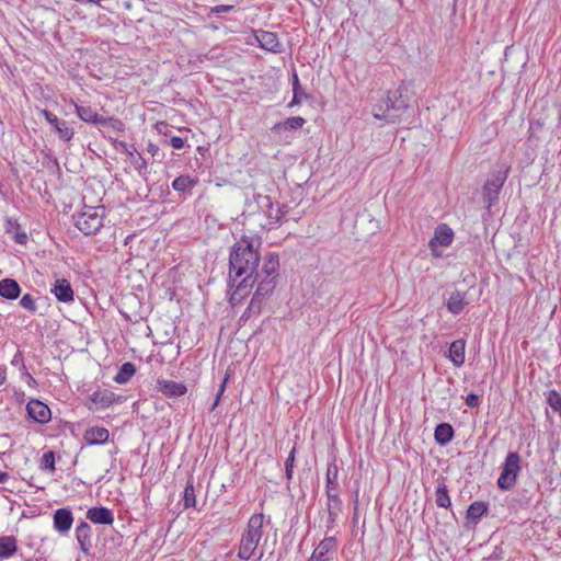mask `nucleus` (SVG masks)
<instances>
[{"label": "nucleus", "instance_id": "f257e3e1", "mask_svg": "<svg viewBox=\"0 0 561 561\" xmlns=\"http://www.w3.org/2000/svg\"><path fill=\"white\" fill-rule=\"evenodd\" d=\"M245 222L250 228L257 226L260 230L271 229L280 219V210L275 207L267 195L256 194L245 203L243 211ZM251 231V229H249ZM253 234L242 236L232 247L229 257L230 277L248 280L254 276L259 266V248L261 237L259 230L252 229Z\"/></svg>", "mask_w": 561, "mask_h": 561}, {"label": "nucleus", "instance_id": "f03ea898", "mask_svg": "<svg viewBox=\"0 0 561 561\" xmlns=\"http://www.w3.org/2000/svg\"><path fill=\"white\" fill-rule=\"evenodd\" d=\"M407 108L408 104L402 100L400 89L388 91L374 107V117L393 124L401 121Z\"/></svg>", "mask_w": 561, "mask_h": 561}, {"label": "nucleus", "instance_id": "7ed1b4c3", "mask_svg": "<svg viewBox=\"0 0 561 561\" xmlns=\"http://www.w3.org/2000/svg\"><path fill=\"white\" fill-rule=\"evenodd\" d=\"M263 524L264 515L262 513L253 514L249 518L239 542L238 557L241 560H249L254 556L263 536Z\"/></svg>", "mask_w": 561, "mask_h": 561}, {"label": "nucleus", "instance_id": "20e7f679", "mask_svg": "<svg viewBox=\"0 0 561 561\" xmlns=\"http://www.w3.org/2000/svg\"><path fill=\"white\" fill-rule=\"evenodd\" d=\"M104 208L84 206L75 217L76 227L84 234H93L103 226Z\"/></svg>", "mask_w": 561, "mask_h": 561}, {"label": "nucleus", "instance_id": "39448f33", "mask_svg": "<svg viewBox=\"0 0 561 561\" xmlns=\"http://www.w3.org/2000/svg\"><path fill=\"white\" fill-rule=\"evenodd\" d=\"M520 471V457L517 453H510L506 456L502 471L497 479V486L502 490L512 489Z\"/></svg>", "mask_w": 561, "mask_h": 561}, {"label": "nucleus", "instance_id": "423d86ee", "mask_svg": "<svg viewBox=\"0 0 561 561\" xmlns=\"http://www.w3.org/2000/svg\"><path fill=\"white\" fill-rule=\"evenodd\" d=\"M279 276L278 255L270 253L264 257L261 270L256 268L253 277L254 280H275Z\"/></svg>", "mask_w": 561, "mask_h": 561}, {"label": "nucleus", "instance_id": "0eeeda50", "mask_svg": "<svg viewBox=\"0 0 561 561\" xmlns=\"http://www.w3.org/2000/svg\"><path fill=\"white\" fill-rule=\"evenodd\" d=\"M454 239V232L447 225H439L434 232V237L428 242V247L434 256H440L437 247H448Z\"/></svg>", "mask_w": 561, "mask_h": 561}, {"label": "nucleus", "instance_id": "6e6552de", "mask_svg": "<svg viewBox=\"0 0 561 561\" xmlns=\"http://www.w3.org/2000/svg\"><path fill=\"white\" fill-rule=\"evenodd\" d=\"M144 261L140 259L128 260L118 270V278L125 280H140L146 278L142 272Z\"/></svg>", "mask_w": 561, "mask_h": 561}, {"label": "nucleus", "instance_id": "1a4fd4ad", "mask_svg": "<svg viewBox=\"0 0 561 561\" xmlns=\"http://www.w3.org/2000/svg\"><path fill=\"white\" fill-rule=\"evenodd\" d=\"M41 114L45 117L47 123L54 127L61 140L68 142L72 139L75 135L73 128L70 127L66 121L59 119L55 114L47 110H42Z\"/></svg>", "mask_w": 561, "mask_h": 561}, {"label": "nucleus", "instance_id": "9d476101", "mask_svg": "<svg viewBox=\"0 0 561 561\" xmlns=\"http://www.w3.org/2000/svg\"><path fill=\"white\" fill-rule=\"evenodd\" d=\"M116 400V396L113 391L103 389L93 392L90 396L89 409L92 411L104 410L111 407Z\"/></svg>", "mask_w": 561, "mask_h": 561}, {"label": "nucleus", "instance_id": "9b49d317", "mask_svg": "<svg viewBox=\"0 0 561 561\" xmlns=\"http://www.w3.org/2000/svg\"><path fill=\"white\" fill-rule=\"evenodd\" d=\"M255 38L260 47L267 51L278 54L283 50L282 43L279 42L277 35L273 32L257 31L255 33Z\"/></svg>", "mask_w": 561, "mask_h": 561}, {"label": "nucleus", "instance_id": "f8f14e48", "mask_svg": "<svg viewBox=\"0 0 561 561\" xmlns=\"http://www.w3.org/2000/svg\"><path fill=\"white\" fill-rule=\"evenodd\" d=\"M252 291L251 283H230L227 290L229 302L232 306L241 304Z\"/></svg>", "mask_w": 561, "mask_h": 561}, {"label": "nucleus", "instance_id": "ddd939ff", "mask_svg": "<svg viewBox=\"0 0 561 561\" xmlns=\"http://www.w3.org/2000/svg\"><path fill=\"white\" fill-rule=\"evenodd\" d=\"M54 529L59 534H67L73 524V515L68 508H58L53 517Z\"/></svg>", "mask_w": 561, "mask_h": 561}, {"label": "nucleus", "instance_id": "4468645a", "mask_svg": "<svg viewBox=\"0 0 561 561\" xmlns=\"http://www.w3.org/2000/svg\"><path fill=\"white\" fill-rule=\"evenodd\" d=\"M26 410L30 417L38 423H47L51 417L49 408L38 400H31L26 405Z\"/></svg>", "mask_w": 561, "mask_h": 561}, {"label": "nucleus", "instance_id": "2eb2a0df", "mask_svg": "<svg viewBox=\"0 0 561 561\" xmlns=\"http://www.w3.org/2000/svg\"><path fill=\"white\" fill-rule=\"evenodd\" d=\"M336 549V540L333 536L324 538L313 550L310 561H328Z\"/></svg>", "mask_w": 561, "mask_h": 561}, {"label": "nucleus", "instance_id": "dca6fc26", "mask_svg": "<svg viewBox=\"0 0 561 561\" xmlns=\"http://www.w3.org/2000/svg\"><path fill=\"white\" fill-rule=\"evenodd\" d=\"M110 432L102 426H91L83 433V442L88 446L103 445L108 440Z\"/></svg>", "mask_w": 561, "mask_h": 561}, {"label": "nucleus", "instance_id": "f3484780", "mask_svg": "<svg viewBox=\"0 0 561 561\" xmlns=\"http://www.w3.org/2000/svg\"><path fill=\"white\" fill-rule=\"evenodd\" d=\"M157 388L168 397H181L185 394L187 390L184 383L165 379H158Z\"/></svg>", "mask_w": 561, "mask_h": 561}, {"label": "nucleus", "instance_id": "a211bd4d", "mask_svg": "<svg viewBox=\"0 0 561 561\" xmlns=\"http://www.w3.org/2000/svg\"><path fill=\"white\" fill-rule=\"evenodd\" d=\"M87 518L93 524L100 525H112L114 523L112 511L103 506L89 508Z\"/></svg>", "mask_w": 561, "mask_h": 561}, {"label": "nucleus", "instance_id": "6ab92c4d", "mask_svg": "<svg viewBox=\"0 0 561 561\" xmlns=\"http://www.w3.org/2000/svg\"><path fill=\"white\" fill-rule=\"evenodd\" d=\"M76 106V113L77 115L87 123H92L95 125H105L107 123V118L104 116L99 115L92 107L84 106V105H78Z\"/></svg>", "mask_w": 561, "mask_h": 561}, {"label": "nucleus", "instance_id": "aec40b11", "mask_svg": "<svg viewBox=\"0 0 561 561\" xmlns=\"http://www.w3.org/2000/svg\"><path fill=\"white\" fill-rule=\"evenodd\" d=\"M465 347L463 340H456L450 344L448 357L455 366L459 367L465 363Z\"/></svg>", "mask_w": 561, "mask_h": 561}, {"label": "nucleus", "instance_id": "412c9836", "mask_svg": "<svg viewBox=\"0 0 561 561\" xmlns=\"http://www.w3.org/2000/svg\"><path fill=\"white\" fill-rule=\"evenodd\" d=\"M59 301L71 302L73 301V290L70 283H55L54 288L50 290Z\"/></svg>", "mask_w": 561, "mask_h": 561}, {"label": "nucleus", "instance_id": "4be33fe9", "mask_svg": "<svg viewBox=\"0 0 561 561\" xmlns=\"http://www.w3.org/2000/svg\"><path fill=\"white\" fill-rule=\"evenodd\" d=\"M306 121L305 118L300 116H293L284 122H279L275 124L272 128L273 131H280V130H296L301 128L305 125Z\"/></svg>", "mask_w": 561, "mask_h": 561}, {"label": "nucleus", "instance_id": "5701e85b", "mask_svg": "<svg viewBox=\"0 0 561 561\" xmlns=\"http://www.w3.org/2000/svg\"><path fill=\"white\" fill-rule=\"evenodd\" d=\"M488 512V505L482 502L472 503L467 511V523L468 524H477L480 517Z\"/></svg>", "mask_w": 561, "mask_h": 561}, {"label": "nucleus", "instance_id": "b1692460", "mask_svg": "<svg viewBox=\"0 0 561 561\" xmlns=\"http://www.w3.org/2000/svg\"><path fill=\"white\" fill-rule=\"evenodd\" d=\"M434 436H435V440L439 445H446L453 439L454 430H453L451 425H449L447 423H442L436 426Z\"/></svg>", "mask_w": 561, "mask_h": 561}, {"label": "nucleus", "instance_id": "393cba45", "mask_svg": "<svg viewBox=\"0 0 561 561\" xmlns=\"http://www.w3.org/2000/svg\"><path fill=\"white\" fill-rule=\"evenodd\" d=\"M16 551V539L13 536L0 537V559L13 556Z\"/></svg>", "mask_w": 561, "mask_h": 561}, {"label": "nucleus", "instance_id": "a878e982", "mask_svg": "<svg viewBox=\"0 0 561 561\" xmlns=\"http://www.w3.org/2000/svg\"><path fill=\"white\" fill-rule=\"evenodd\" d=\"M291 79H293L294 95H293L291 102L289 103V107L299 105L302 102V100L307 99V93L301 88V85L299 83L298 75L296 72L293 73Z\"/></svg>", "mask_w": 561, "mask_h": 561}, {"label": "nucleus", "instance_id": "bb28decb", "mask_svg": "<svg viewBox=\"0 0 561 561\" xmlns=\"http://www.w3.org/2000/svg\"><path fill=\"white\" fill-rule=\"evenodd\" d=\"M465 297L462 294L456 291V293H453L448 300H447V309L454 313V314H458L461 312V310L463 309V306H465Z\"/></svg>", "mask_w": 561, "mask_h": 561}, {"label": "nucleus", "instance_id": "cd10ccee", "mask_svg": "<svg viewBox=\"0 0 561 561\" xmlns=\"http://www.w3.org/2000/svg\"><path fill=\"white\" fill-rule=\"evenodd\" d=\"M20 293L19 283H0V296L14 299L19 297Z\"/></svg>", "mask_w": 561, "mask_h": 561}, {"label": "nucleus", "instance_id": "c85d7f7f", "mask_svg": "<svg viewBox=\"0 0 561 561\" xmlns=\"http://www.w3.org/2000/svg\"><path fill=\"white\" fill-rule=\"evenodd\" d=\"M195 184H196V181L193 180L191 176L181 175V176H178L172 182V188L178 192H185V191L192 188Z\"/></svg>", "mask_w": 561, "mask_h": 561}, {"label": "nucleus", "instance_id": "c756f323", "mask_svg": "<svg viewBox=\"0 0 561 561\" xmlns=\"http://www.w3.org/2000/svg\"><path fill=\"white\" fill-rule=\"evenodd\" d=\"M436 504L439 507L447 508L450 506V497L448 495L447 488L445 483H439L436 489Z\"/></svg>", "mask_w": 561, "mask_h": 561}, {"label": "nucleus", "instance_id": "7c9ffc66", "mask_svg": "<svg viewBox=\"0 0 561 561\" xmlns=\"http://www.w3.org/2000/svg\"><path fill=\"white\" fill-rule=\"evenodd\" d=\"M183 501H184V507H195L196 505V496H195V490L192 481H188L186 483V486L184 489L183 494Z\"/></svg>", "mask_w": 561, "mask_h": 561}, {"label": "nucleus", "instance_id": "2f4dec72", "mask_svg": "<svg viewBox=\"0 0 561 561\" xmlns=\"http://www.w3.org/2000/svg\"><path fill=\"white\" fill-rule=\"evenodd\" d=\"M546 401L554 412L561 413V396L557 390H549L546 394Z\"/></svg>", "mask_w": 561, "mask_h": 561}, {"label": "nucleus", "instance_id": "473e14b6", "mask_svg": "<svg viewBox=\"0 0 561 561\" xmlns=\"http://www.w3.org/2000/svg\"><path fill=\"white\" fill-rule=\"evenodd\" d=\"M134 374V365L130 363H125L122 366L121 371L116 375L115 381L118 383H125Z\"/></svg>", "mask_w": 561, "mask_h": 561}, {"label": "nucleus", "instance_id": "72a5a7b5", "mask_svg": "<svg viewBox=\"0 0 561 561\" xmlns=\"http://www.w3.org/2000/svg\"><path fill=\"white\" fill-rule=\"evenodd\" d=\"M339 469L335 463H330L327 469V489L335 488L337 480Z\"/></svg>", "mask_w": 561, "mask_h": 561}, {"label": "nucleus", "instance_id": "f704fd0d", "mask_svg": "<svg viewBox=\"0 0 561 561\" xmlns=\"http://www.w3.org/2000/svg\"><path fill=\"white\" fill-rule=\"evenodd\" d=\"M76 537L79 543L87 541L90 538V526L84 522L78 525L76 528Z\"/></svg>", "mask_w": 561, "mask_h": 561}, {"label": "nucleus", "instance_id": "c9c22d12", "mask_svg": "<svg viewBox=\"0 0 561 561\" xmlns=\"http://www.w3.org/2000/svg\"><path fill=\"white\" fill-rule=\"evenodd\" d=\"M41 467L45 470H55V455L53 451H47L42 456Z\"/></svg>", "mask_w": 561, "mask_h": 561}, {"label": "nucleus", "instance_id": "e433bc0d", "mask_svg": "<svg viewBox=\"0 0 561 561\" xmlns=\"http://www.w3.org/2000/svg\"><path fill=\"white\" fill-rule=\"evenodd\" d=\"M131 162L140 175H145L147 173V162L141 154L137 153Z\"/></svg>", "mask_w": 561, "mask_h": 561}, {"label": "nucleus", "instance_id": "4c0bfd02", "mask_svg": "<svg viewBox=\"0 0 561 561\" xmlns=\"http://www.w3.org/2000/svg\"><path fill=\"white\" fill-rule=\"evenodd\" d=\"M229 378H230V373H229V370H228V371L225 374V377H224V379H222V381H221V385H220V387H219L218 393H217V396H216V400H215L214 404L211 405V409H210L211 411H214V410L216 409V407L218 405V403H219V401H220V398H221L222 393L225 392L226 385H227V382H228Z\"/></svg>", "mask_w": 561, "mask_h": 561}, {"label": "nucleus", "instance_id": "58836bf2", "mask_svg": "<svg viewBox=\"0 0 561 561\" xmlns=\"http://www.w3.org/2000/svg\"><path fill=\"white\" fill-rule=\"evenodd\" d=\"M229 378H230V373H229V370H228V371L225 374V377H224V379H222V381H221V385H220V387H219L218 393H217V396H216V400H215L214 404L211 405V409H210L211 411H214V410L216 409V407L218 405V403H219V401H220V398H221L222 393L225 392L226 385H227V382H228Z\"/></svg>", "mask_w": 561, "mask_h": 561}, {"label": "nucleus", "instance_id": "ea45409f", "mask_svg": "<svg viewBox=\"0 0 561 561\" xmlns=\"http://www.w3.org/2000/svg\"><path fill=\"white\" fill-rule=\"evenodd\" d=\"M328 504H332L334 508L340 510L341 500L335 493V488L327 489Z\"/></svg>", "mask_w": 561, "mask_h": 561}, {"label": "nucleus", "instance_id": "a19ab883", "mask_svg": "<svg viewBox=\"0 0 561 561\" xmlns=\"http://www.w3.org/2000/svg\"><path fill=\"white\" fill-rule=\"evenodd\" d=\"M20 305H21L24 309H26V310H28V311L34 312V311L36 310V306H35L34 299H33V298H32V296H31V295H28V294H25V295L21 298V300H20Z\"/></svg>", "mask_w": 561, "mask_h": 561}, {"label": "nucleus", "instance_id": "79ce46f5", "mask_svg": "<svg viewBox=\"0 0 561 561\" xmlns=\"http://www.w3.org/2000/svg\"><path fill=\"white\" fill-rule=\"evenodd\" d=\"M339 511L340 510L334 508V506L332 504H328V512H329L328 528L329 529H332L334 527Z\"/></svg>", "mask_w": 561, "mask_h": 561}, {"label": "nucleus", "instance_id": "37998d69", "mask_svg": "<svg viewBox=\"0 0 561 561\" xmlns=\"http://www.w3.org/2000/svg\"><path fill=\"white\" fill-rule=\"evenodd\" d=\"M117 148L124 150L131 158V160L137 156V149L133 145H127L124 141H119L117 144Z\"/></svg>", "mask_w": 561, "mask_h": 561}, {"label": "nucleus", "instance_id": "c03bdc74", "mask_svg": "<svg viewBox=\"0 0 561 561\" xmlns=\"http://www.w3.org/2000/svg\"><path fill=\"white\" fill-rule=\"evenodd\" d=\"M12 236H13L14 241L19 244H25L28 239L27 234L24 231H22L21 228H20V230H14Z\"/></svg>", "mask_w": 561, "mask_h": 561}, {"label": "nucleus", "instance_id": "a18cd8bd", "mask_svg": "<svg viewBox=\"0 0 561 561\" xmlns=\"http://www.w3.org/2000/svg\"><path fill=\"white\" fill-rule=\"evenodd\" d=\"M294 460H295V448L291 449V451L286 460V463H285L286 473H287L288 478H290L291 472H293Z\"/></svg>", "mask_w": 561, "mask_h": 561}, {"label": "nucleus", "instance_id": "49530a36", "mask_svg": "<svg viewBox=\"0 0 561 561\" xmlns=\"http://www.w3.org/2000/svg\"><path fill=\"white\" fill-rule=\"evenodd\" d=\"M14 230H20V225L18 224V221L13 218H8L5 220V231L8 233H13Z\"/></svg>", "mask_w": 561, "mask_h": 561}, {"label": "nucleus", "instance_id": "de8ad7c7", "mask_svg": "<svg viewBox=\"0 0 561 561\" xmlns=\"http://www.w3.org/2000/svg\"><path fill=\"white\" fill-rule=\"evenodd\" d=\"M170 146L174 149H182L184 147V139L179 136H173L170 139Z\"/></svg>", "mask_w": 561, "mask_h": 561}, {"label": "nucleus", "instance_id": "09e8293b", "mask_svg": "<svg viewBox=\"0 0 561 561\" xmlns=\"http://www.w3.org/2000/svg\"><path fill=\"white\" fill-rule=\"evenodd\" d=\"M488 184H489V181H486L484 186H483L482 195H483V199H484L485 206L489 209L491 207V193H490V191L488 188Z\"/></svg>", "mask_w": 561, "mask_h": 561}, {"label": "nucleus", "instance_id": "8fccbe9b", "mask_svg": "<svg viewBox=\"0 0 561 561\" xmlns=\"http://www.w3.org/2000/svg\"><path fill=\"white\" fill-rule=\"evenodd\" d=\"M233 5H225V4H221V5H216L215 8L211 9V12L213 13H226V12H230L233 10Z\"/></svg>", "mask_w": 561, "mask_h": 561}, {"label": "nucleus", "instance_id": "3c124183", "mask_svg": "<svg viewBox=\"0 0 561 561\" xmlns=\"http://www.w3.org/2000/svg\"><path fill=\"white\" fill-rule=\"evenodd\" d=\"M466 403H467L468 407L474 408L479 403V397L476 396V394L470 393L466 398Z\"/></svg>", "mask_w": 561, "mask_h": 561}, {"label": "nucleus", "instance_id": "603ef678", "mask_svg": "<svg viewBox=\"0 0 561 561\" xmlns=\"http://www.w3.org/2000/svg\"><path fill=\"white\" fill-rule=\"evenodd\" d=\"M506 173H507V170L505 171V173L502 175V176H497L496 179H493V182H492V185L493 187H501L506 179Z\"/></svg>", "mask_w": 561, "mask_h": 561}, {"label": "nucleus", "instance_id": "864d4df0", "mask_svg": "<svg viewBox=\"0 0 561 561\" xmlns=\"http://www.w3.org/2000/svg\"><path fill=\"white\" fill-rule=\"evenodd\" d=\"M147 151L154 157L159 152V147L154 144H149L147 147Z\"/></svg>", "mask_w": 561, "mask_h": 561}, {"label": "nucleus", "instance_id": "5fc2aeb1", "mask_svg": "<svg viewBox=\"0 0 561 561\" xmlns=\"http://www.w3.org/2000/svg\"><path fill=\"white\" fill-rule=\"evenodd\" d=\"M5 378H7L5 368L0 367V386H2L4 383Z\"/></svg>", "mask_w": 561, "mask_h": 561}, {"label": "nucleus", "instance_id": "6e6d98bb", "mask_svg": "<svg viewBox=\"0 0 561 561\" xmlns=\"http://www.w3.org/2000/svg\"><path fill=\"white\" fill-rule=\"evenodd\" d=\"M8 473L0 471V483H4L8 479Z\"/></svg>", "mask_w": 561, "mask_h": 561}, {"label": "nucleus", "instance_id": "4d7b16f0", "mask_svg": "<svg viewBox=\"0 0 561 561\" xmlns=\"http://www.w3.org/2000/svg\"><path fill=\"white\" fill-rule=\"evenodd\" d=\"M80 547L84 552H87L88 549L85 548V541H82V543H80Z\"/></svg>", "mask_w": 561, "mask_h": 561}, {"label": "nucleus", "instance_id": "13d9d810", "mask_svg": "<svg viewBox=\"0 0 561 561\" xmlns=\"http://www.w3.org/2000/svg\"><path fill=\"white\" fill-rule=\"evenodd\" d=\"M262 558H263V552H261L260 556L257 558H255L253 561H262Z\"/></svg>", "mask_w": 561, "mask_h": 561}, {"label": "nucleus", "instance_id": "bf43d9fd", "mask_svg": "<svg viewBox=\"0 0 561 561\" xmlns=\"http://www.w3.org/2000/svg\"><path fill=\"white\" fill-rule=\"evenodd\" d=\"M27 377H28V379H30L31 381H34V379H33V377H32L31 375H27Z\"/></svg>", "mask_w": 561, "mask_h": 561}]
</instances>
